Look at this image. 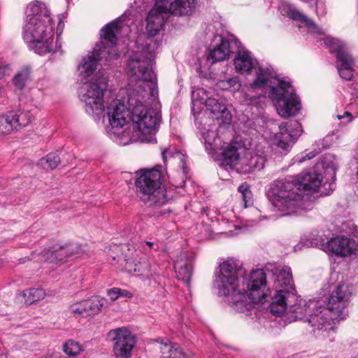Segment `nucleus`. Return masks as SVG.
Wrapping results in <instances>:
<instances>
[{
  "label": "nucleus",
  "mask_w": 358,
  "mask_h": 358,
  "mask_svg": "<svg viewBox=\"0 0 358 358\" xmlns=\"http://www.w3.org/2000/svg\"><path fill=\"white\" fill-rule=\"evenodd\" d=\"M155 59L150 52L142 57L138 52L131 53L127 63L129 85L134 88L128 92L122 90L119 96L127 93L122 99L113 100L107 108V116L110 127L108 134H115L113 129H121L127 123L129 116L134 129L138 130L141 141L148 143L157 142L156 133L161 122V114L157 109L147 108L143 103L148 99L154 100L157 96L156 75L153 70Z\"/></svg>",
  "instance_id": "f257e3e1"
},
{
  "label": "nucleus",
  "mask_w": 358,
  "mask_h": 358,
  "mask_svg": "<svg viewBox=\"0 0 358 358\" xmlns=\"http://www.w3.org/2000/svg\"><path fill=\"white\" fill-rule=\"evenodd\" d=\"M243 274L238 262L229 259L220 264L215 284L220 295H231L230 303L236 311L250 315L255 305L263 302L267 296L264 289L270 282H267L266 274L262 269Z\"/></svg>",
  "instance_id": "f03ea898"
},
{
  "label": "nucleus",
  "mask_w": 358,
  "mask_h": 358,
  "mask_svg": "<svg viewBox=\"0 0 358 358\" xmlns=\"http://www.w3.org/2000/svg\"><path fill=\"white\" fill-rule=\"evenodd\" d=\"M335 180H274L266 194L282 216L301 215L313 209L316 198L336 189Z\"/></svg>",
  "instance_id": "7ed1b4c3"
},
{
  "label": "nucleus",
  "mask_w": 358,
  "mask_h": 358,
  "mask_svg": "<svg viewBox=\"0 0 358 358\" xmlns=\"http://www.w3.org/2000/svg\"><path fill=\"white\" fill-rule=\"evenodd\" d=\"M267 93L283 118L295 116L301 109L300 99L290 82L279 78L270 80L268 69L262 68L259 69L254 81L243 92L242 101L247 106L263 108Z\"/></svg>",
  "instance_id": "20e7f679"
},
{
  "label": "nucleus",
  "mask_w": 358,
  "mask_h": 358,
  "mask_svg": "<svg viewBox=\"0 0 358 358\" xmlns=\"http://www.w3.org/2000/svg\"><path fill=\"white\" fill-rule=\"evenodd\" d=\"M54 34L55 22L46 4L31 2L23 27V38L29 48L40 55L59 51L62 43L58 37L54 43Z\"/></svg>",
  "instance_id": "39448f33"
},
{
  "label": "nucleus",
  "mask_w": 358,
  "mask_h": 358,
  "mask_svg": "<svg viewBox=\"0 0 358 358\" xmlns=\"http://www.w3.org/2000/svg\"><path fill=\"white\" fill-rule=\"evenodd\" d=\"M120 22L112 21L101 29V41L96 43L93 50L83 57L78 66V76L80 82L92 76L97 68L98 62L110 64L112 60L119 57L120 54L116 48L117 35L120 34Z\"/></svg>",
  "instance_id": "423d86ee"
},
{
  "label": "nucleus",
  "mask_w": 358,
  "mask_h": 358,
  "mask_svg": "<svg viewBox=\"0 0 358 358\" xmlns=\"http://www.w3.org/2000/svg\"><path fill=\"white\" fill-rule=\"evenodd\" d=\"M169 4L168 0H155L152 8L147 17L146 30L148 36L145 38L139 36L136 41V50L132 53L142 54V57L148 56L150 52L155 59L156 50L159 47L160 42L155 38L164 29L165 23L169 17Z\"/></svg>",
  "instance_id": "0eeeda50"
},
{
  "label": "nucleus",
  "mask_w": 358,
  "mask_h": 358,
  "mask_svg": "<svg viewBox=\"0 0 358 358\" xmlns=\"http://www.w3.org/2000/svg\"><path fill=\"white\" fill-rule=\"evenodd\" d=\"M271 278L275 294L270 304V310L273 315L280 316L287 308L290 309L297 300L293 287L291 268L284 266L277 268Z\"/></svg>",
  "instance_id": "6e6552de"
},
{
  "label": "nucleus",
  "mask_w": 358,
  "mask_h": 358,
  "mask_svg": "<svg viewBox=\"0 0 358 358\" xmlns=\"http://www.w3.org/2000/svg\"><path fill=\"white\" fill-rule=\"evenodd\" d=\"M108 76L99 70L92 76L90 80H83L78 90V96L85 103L86 113L98 119L104 112L103 97L108 89Z\"/></svg>",
  "instance_id": "1a4fd4ad"
},
{
  "label": "nucleus",
  "mask_w": 358,
  "mask_h": 358,
  "mask_svg": "<svg viewBox=\"0 0 358 358\" xmlns=\"http://www.w3.org/2000/svg\"><path fill=\"white\" fill-rule=\"evenodd\" d=\"M243 150L241 143L232 141L220 156L221 164L225 168L234 169L237 172L244 174L262 169L266 161L264 156L248 151L243 158H240L241 150Z\"/></svg>",
  "instance_id": "9d476101"
},
{
  "label": "nucleus",
  "mask_w": 358,
  "mask_h": 358,
  "mask_svg": "<svg viewBox=\"0 0 358 358\" xmlns=\"http://www.w3.org/2000/svg\"><path fill=\"white\" fill-rule=\"evenodd\" d=\"M289 311L296 314V320H306L317 329H322L331 322L339 320L340 318H331V310L327 306H323V302L319 300H309L304 304L296 306L295 304L289 309Z\"/></svg>",
  "instance_id": "9b49d317"
},
{
  "label": "nucleus",
  "mask_w": 358,
  "mask_h": 358,
  "mask_svg": "<svg viewBox=\"0 0 358 358\" xmlns=\"http://www.w3.org/2000/svg\"><path fill=\"white\" fill-rule=\"evenodd\" d=\"M165 180H135L136 192L141 201L148 207L158 208L169 200V189Z\"/></svg>",
  "instance_id": "f8f14e48"
},
{
  "label": "nucleus",
  "mask_w": 358,
  "mask_h": 358,
  "mask_svg": "<svg viewBox=\"0 0 358 358\" xmlns=\"http://www.w3.org/2000/svg\"><path fill=\"white\" fill-rule=\"evenodd\" d=\"M325 44L330 52H335L336 57V69L340 77L345 80H350L354 76L355 60L346 45L338 38L327 37Z\"/></svg>",
  "instance_id": "ddd939ff"
},
{
  "label": "nucleus",
  "mask_w": 358,
  "mask_h": 358,
  "mask_svg": "<svg viewBox=\"0 0 358 358\" xmlns=\"http://www.w3.org/2000/svg\"><path fill=\"white\" fill-rule=\"evenodd\" d=\"M215 26H208V32L206 33L208 39L211 40V44L208 48V53L207 55L208 61L214 64L217 62L223 61L229 57L231 53L236 52V48H238V44L240 41L237 39L224 38L222 35L214 34L211 28Z\"/></svg>",
  "instance_id": "4468645a"
},
{
  "label": "nucleus",
  "mask_w": 358,
  "mask_h": 358,
  "mask_svg": "<svg viewBox=\"0 0 358 358\" xmlns=\"http://www.w3.org/2000/svg\"><path fill=\"white\" fill-rule=\"evenodd\" d=\"M352 289L348 284L339 283L330 291L327 306L331 310V318L343 320L348 314V305L352 296Z\"/></svg>",
  "instance_id": "2eb2a0df"
},
{
  "label": "nucleus",
  "mask_w": 358,
  "mask_h": 358,
  "mask_svg": "<svg viewBox=\"0 0 358 358\" xmlns=\"http://www.w3.org/2000/svg\"><path fill=\"white\" fill-rule=\"evenodd\" d=\"M337 164L331 155L324 156L315 165L299 175L294 179H336Z\"/></svg>",
  "instance_id": "dca6fc26"
},
{
  "label": "nucleus",
  "mask_w": 358,
  "mask_h": 358,
  "mask_svg": "<svg viewBox=\"0 0 358 358\" xmlns=\"http://www.w3.org/2000/svg\"><path fill=\"white\" fill-rule=\"evenodd\" d=\"M114 341L113 352L117 357L129 358L134 347L135 337L127 328H118L110 331Z\"/></svg>",
  "instance_id": "f3484780"
},
{
  "label": "nucleus",
  "mask_w": 358,
  "mask_h": 358,
  "mask_svg": "<svg viewBox=\"0 0 358 358\" xmlns=\"http://www.w3.org/2000/svg\"><path fill=\"white\" fill-rule=\"evenodd\" d=\"M31 121L29 111H10L0 115V135H7L14 130L27 127Z\"/></svg>",
  "instance_id": "a211bd4d"
},
{
  "label": "nucleus",
  "mask_w": 358,
  "mask_h": 358,
  "mask_svg": "<svg viewBox=\"0 0 358 358\" xmlns=\"http://www.w3.org/2000/svg\"><path fill=\"white\" fill-rule=\"evenodd\" d=\"M280 131L275 136L278 147L288 152L292 143L301 134L302 126L299 121L282 122L279 126Z\"/></svg>",
  "instance_id": "6ab92c4d"
},
{
  "label": "nucleus",
  "mask_w": 358,
  "mask_h": 358,
  "mask_svg": "<svg viewBox=\"0 0 358 358\" xmlns=\"http://www.w3.org/2000/svg\"><path fill=\"white\" fill-rule=\"evenodd\" d=\"M325 245L327 252L340 257L351 255L358 250V241L345 236L332 238Z\"/></svg>",
  "instance_id": "aec40b11"
},
{
  "label": "nucleus",
  "mask_w": 358,
  "mask_h": 358,
  "mask_svg": "<svg viewBox=\"0 0 358 358\" xmlns=\"http://www.w3.org/2000/svg\"><path fill=\"white\" fill-rule=\"evenodd\" d=\"M279 10L282 15H287L289 18L305 23L308 26L310 31L320 36L324 35L323 30L317 27L314 22L306 15L301 13L294 6L286 1H281L278 6Z\"/></svg>",
  "instance_id": "412c9836"
},
{
  "label": "nucleus",
  "mask_w": 358,
  "mask_h": 358,
  "mask_svg": "<svg viewBox=\"0 0 358 358\" xmlns=\"http://www.w3.org/2000/svg\"><path fill=\"white\" fill-rule=\"evenodd\" d=\"M236 55L234 59V64L237 72L243 74L249 73L257 65V59L251 52L241 48V43L236 48Z\"/></svg>",
  "instance_id": "4be33fe9"
},
{
  "label": "nucleus",
  "mask_w": 358,
  "mask_h": 358,
  "mask_svg": "<svg viewBox=\"0 0 358 358\" xmlns=\"http://www.w3.org/2000/svg\"><path fill=\"white\" fill-rule=\"evenodd\" d=\"M139 251L134 250V253L125 254L122 261L125 262L124 269L130 274L135 275H143L149 271L150 264L145 259H138Z\"/></svg>",
  "instance_id": "5701e85b"
},
{
  "label": "nucleus",
  "mask_w": 358,
  "mask_h": 358,
  "mask_svg": "<svg viewBox=\"0 0 358 358\" xmlns=\"http://www.w3.org/2000/svg\"><path fill=\"white\" fill-rule=\"evenodd\" d=\"M166 170L162 165H156L152 168H145L134 172H122L120 177L122 179H164Z\"/></svg>",
  "instance_id": "b1692460"
},
{
  "label": "nucleus",
  "mask_w": 358,
  "mask_h": 358,
  "mask_svg": "<svg viewBox=\"0 0 358 358\" xmlns=\"http://www.w3.org/2000/svg\"><path fill=\"white\" fill-rule=\"evenodd\" d=\"M174 268L179 280L189 285L192 271V259L187 253H180L174 263Z\"/></svg>",
  "instance_id": "393cba45"
},
{
  "label": "nucleus",
  "mask_w": 358,
  "mask_h": 358,
  "mask_svg": "<svg viewBox=\"0 0 358 358\" xmlns=\"http://www.w3.org/2000/svg\"><path fill=\"white\" fill-rule=\"evenodd\" d=\"M155 348L160 350L162 357H187L178 344L171 343L167 338H159L155 341Z\"/></svg>",
  "instance_id": "a878e982"
},
{
  "label": "nucleus",
  "mask_w": 358,
  "mask_h": 358,
  "mask_svg": "<svg viewBox=\"0 0 358 358\" xmlns=\"http://www.w3.org/2000/svg\"><path fill=\"white\" fill-rule=\"evenodd\" d=\"M196 3L197 0H174L169 4V17L191 15L196 8Z\"/></svg>",
  "instance_id": "bb28decb"
},
{
  "label": "nucleus",
  "mask_w": 358,
  "mask_h": 358,
  "mask_svg": "<svg viewBox=\"0 0 358 358\" xmlns=\"http://www.w3.org/2000/svg\"><path fill=\"white\" fill-rule=\"evenodd\" d=\"M198 128L200 131L201 139L203 140L206 150H215L217 146L216 143L218 134L217 132V127L215 125H208V127L199 124Z\"/></svg>",
  "instance_id": "cd10ccee"
},
{
  "label": "nucleus",
  "mask_w": 358,
  "mask_h": 358,
  "mask_svg": "<svg viewBox=\"0 0 358 358\" xmlns=\"http://www.w3.org/2000/svg\"><path fill=\"white\" fill-rule=\"evenodd\" d=\"M205 105L217 119L226 117L225 114H228L227 106L222 101H220L215 98L209 97L205 101Z\"/></svg>",
  "instance_id": "c85d7f7f"
},
{
  "label": "nucleus",
  "mask_w": 358,
  "mask_h": 358,
  "mask_svg": "<svg viewBox=\"0 0 358 358\" xmlns=\"http://www.w3.org/2000/svg\"><path fill=\"white\" fill-rule=\"evenodd\" d=\"M80 246L77 244H72L66 247H62L58 251H48V259L51 262L54 259L62 260L64 257L71 256L73 255H78L80 253Z\"/></svg>",
  "instance_id": "c756f323"
},
{
  "label": "nucleus",
  "mask_w": 358,
  "mask_h": 358,
  "mask_svg": "<svg viewBox=\"0 0 358 358\" xmlns=\"http://www.w3.org/2000/svg\"><path fill=\"white\" fill-rule=\"evenodd\" d=\"M61 163V158L56 152H50L41 158L38 166L45 171H51L56 169Z\"/></svg>",
  "instance_id": "7c9ffc66"
},
{
  "label": "nucleus",
  "mask_w": 358,
  "mask_h": 358,
  "mask_svg": "<svg viewBox=\"0 0 358 358\" xmlns=\"http://www.w3.org/2000/svg\"><path fill=\"white\" fill-rule=\"evenodd\" d=\"M162 157L164 162H166L168 157L179 160L182 172L185 174L186 179H187V168L186 166L185 156L182 154L180 150L175 148L165 149L162 152Z\"/></svg>",
  "instance_id": "2f4dec72"
},
{
  "label": "nucleus",
  "mask_w": 358,
  "mask_h": 358,
  "mask_svg": "<svg viewBox=\"0 0 358 358\" xmlns=\"http://www.w3.org/2000/svg\"><path fill=\"white\" fill-rule=\"evenodd\" d=\"M216 86L221 90H228L236 92L241 90L242 85L240 78L238 76H234L220 80L217 83Z\"/></svg>",
  "instance_id": "473e14b6"
},
{
  "label": "nucleus",
  "mask_w": 358,
  "mask_h": 358,
  "mask_svg": "<svg viewBox=\"0 0 358 358\" xmlns=\"http://www.w3.org/2000/svg\"><path fill=\"white\" fill-rule=\"evenodd\" d=\"M22 296L26 299V303L31 304L43 299L45 296V292L41 288H31L24 290L22 292Z\"/></svg>",
  "instance_id": "72a5a7b5"
},
{
  "label": "nucleus",
  "mask_w": 358,
  "mask_h": 358,
  "mask_svg": "<svg viewBox=\"0 0 358 358\" xmlns=\"http://www.w3.org/2000/svg\"><path fill=\"white\" fill-rule=\"evenodd\" d=\"M29 78V71L27 69L19 71L13 78L14 85L19 90H22Z\"/></svg>",
  "instance_id": "f704fd0d"
},
{
  "label": "nucleus",
  "mask_w": 358,
  "mask_h": 358,
  "mask_svg": "<svg viewBox=\"0 0 358 358\" xmlns=\"http://www.w3.org/2000/svg\"><path fill=\"white\" fill-rule=\"evenodd\" d=\"M324 140H319L315 142L313 145L315 148L312 151L307 153L305 156L302 157L299 159V163H302L306 160H309L314 158L316 155H317L320 152H322L323 149H325L327 146L324 144Z\"/></svg>",
  "instance_id": "c9c22d12"
},
{
  "label": "nucleus",
  "mask_w": 358,
  "mask_h": 358,
  "mask_svg": "<svg viewBox=\"0 0 358 358\" xmlns=\"http://www.w3.org/2000/svg\"><path fill=\"white\" fill-rule=\"evenodd\" d=\"M238 192L241 194L245 206L250 205L252 201V194L250 190V187L246 182L241 185L238 188Z\"/></svg>",
  "instance_id": "e433bc0d"
},
{
  "label": "nucleus",
  "mask_w": 358,
  "mask_h": 358,
  "mask_svg": "<svg viewBox=\"0 0 358 358\" xmlns=\"http://www.w3.org/2000/svg\"><path fill=\"white\" fill-rule=\"evenodd\" d=\"M238 192L241 194L245 206L250 205L252 201V194L250 190V187L246 182L241 185L238 188Z\"/></svg>",
  "instance_id": "4c0bfd02"
},
{
  "label": "nucleus",
  "mask_w": 358,
  "mask_h": 358,
  "mask_svg": "<svg viewBox=\"0 0 358 358\" xmlns=\"http://www.w3.org/2000/svg\"><path fill=\"white\" fill-rule=\"evenodd\" d=\"M88 301L90 310L92 315L98 314L104 305V299L100 297H94Z\"/></svg>",
  "instance_id": "58836bf2"
},
{
  "label": "nucleus",
  "mask_w": 358,
  "mask_h": 358,
  "mask_svg": "<svg viewBox=\"0 0 358 358\" xmlns=\"http://www.w3.org/2000/svg\"><path fill=\"white\" fill-rule=\"evenodd\" d=\"M64 352L69 356H76L81 351L80 345L73 341H69L64 345Z\"/></svg>",
  "instance_id": "ea45409f"
},
{
  "label": "nucleus",
  "mask_w": 358,
  "mask_h": 358,
  "mask_svg": "<svg viewBox=\"0 0 358 358\" xmlns=\"http://www.w3.org/2000/svg\"><path fill=\"white\" fill-rule=\"evenodd\" d=\"M69 310L75 317H85L83 301L73 303L69 306Z\"/></svg>",
  "instance_id": "a19ab883"
},
{
  "label": "nucleus",
  "mask_w": 358,
  "mask_h": 358,
  "mask_svg": "<svg viewBox=\"0 0 358 358\" xmlns=\"http://www.w3.org/2000/svg\"><path fill=\"white\" fill-rule=\"evenodd\" d=\"M329 239L323 235H317L315 238L312 237V241L310 243L311 245H315L322 248L324 251L327 252L326 244L328 243Z\"/></svg>",
  "instance_id": "79ce46f5"
},
{
  "label": "nucleus",
  "mask_w": 358,
  "mask_h": 358,
  "mask_svg": "<svg viewBox=\"0 0 358 358\" xmlns=\"http://www.w3.org/2000/svg\"><path fill=\"white\" fill-rule=\"evenodd\" d=\"M341 230L347 234L357 236L358 234L357 227L351 222L343 223Z\"/></svg>",
  "instance_id": "37998d69"
},
{
  "label": "nucleus",
  "mask_w": 358,
  "mask_h": 358,
  "mask_svg": "<svg viewBox=\"0 0 358 358\" xmlns=\"http://www.w3.org/2000/svg\"><path fill=\"white\" fill-rule=\"evenodd\" d=\"M121 252V249L119 245H110L108 251V256L112 259L113 262H119L122 259L118 255H114V253H119Z\"/></svg>",
  "instance_id": "c03bdc74"
},
{
  "label": "nucleus",
  "mask_w": 358,
  "mask_h": 358,
  "mask_svg": "<svg viewBox=\"0 0 358 358\" xmlns=\"http://www.w3.org/2000/svg\"><path fill=\"white\" fill-rule=\"evenodd\" d=\"M145 245H143V248L145 249V246H147L149 250H155L157 251L159 249V244L158 241H147L144 242Z\"/></svg>",
  "instance_id": "a18cd8bd"
},
{
  "label": "nucleus",
  "mask_w": 358,
  "mask_h": 358,
  "mask_svg": "<svg viewBox=\"0 0 358 358\" xmlns=\"http://www.w3.org/2000/svg\"><path fill=\"white\" fill-rule=\"evenodd\" d=\"M107 294L112 301H115L120 297V288L114 287L108 289Z\"/></svg>",
  "instance_id": "49530a36"
},
{
  "label": "nucleus",
  "mask_w": 358,
  "mask_h": 358,
  "mask_svg": "<svg viewBox=\"0 0 358 358\" xmlns=\"http://www.w3.org/2000/svg\"><path fill=\"white\" fill-rule=\"evenodd\" d=\"M83 306H84V308H85V317H87V316H90V315H92V314H91V311L90 310V305L88 303V301L87 300H83Z\"/></svg>",
  "instance_id": "de8ad7c7"
},
{
  "label": "nucleus",
  "mask_w": 358,
  "mask_h": 358,
  "mask_svg": "<svg viewBox=\"0 0 358 358\" xmlns=\"http://www.w3.org/2000/svg\"><path fill=\"white\" fill-rule=\"evenodd\" d=\"M132 294L127 290L120 289V296L131 297Z\"/></svg>",
  "instance_id": "09e8293b"
},
{
  "label": "nucleus",
  "mask_w": 358,
  "mask_h": 358,
  "mask_svg": "<svg viewBox=\"0 0 358 358\" xmlns=\"http://www.w3.org/2000/svg\"><path fill=\"white\" fill-rule=\"evenodd\" d=\"M7 69V66L0 64V79L4 76Z\"/></svg>",
  "instance_id": "8fccbe9b"
},
{
  "label": "nucleus",
  "mask_w": 358,
  "mask_h": 358,
  "mask_svg": "<svg viewBox=\"0 0 358 358\" xmlns=\"http://www.w3.org/2000/svg\"><path fill=\"white\" fill-rule=\"evenodd\" d=\"M303 246H304V244L302 242H300L299 244L294 246V250L296 252L300 250Z\"/></svg>",
  "instance_id": "3c124183"
},
{
  "label": "nucleus",
  "mask_w": 358,
  "mask_h": 358,
  "mask_svg": "<svg viewBox=\"0 0 358 358\" xmlns=\"http://www.w3.org/2000/svg\"><path fill=\"white\" fill-rule=\"evenodd\" d=\"M227 236H235V235H237L238 233L237 232H234L232 230H229V231L227 232H224V233Z\"/></svg>",
  "instance_id": "603ef678"
},
{
  "label": "nucleus",
  "mask_w": 358,
  "mask_h": 358,
  "mask_svg": "<svg viewBox=\"0 0 358 358\" xmlns=\"http://www.w3.org/2000/svg\"><path fill=\"white\" fill-rule=\"evenodd\" d=\"M178 182L177 184L178 186H183L185 185V180H177Z\"/></svg>",
  "instance_id": "864d4df0"
},
{
  "label": "nucleus",
  "mask_w": 358,
  "mask_h": 358,
  "mask_svg": "<svg viewBox=\"0 0 358 358\" xmlns=\"http://www.w3.org/2000/svg\"><path fill=\"white\" fill-rule=\"evenodd\" d=\"M351 115H352V114L350 112H348V111L345 112V116L350 117Z\"/></svg>",
  "instance_id": "5fc2aeb1"
},
{
  "label": "nucleus",
  "mask_w": 358,
  "mask_h": 358,
  "mask_svg": "<svg viewBox=\"0 0 358 358\" xmlns=\"http://www.w3.org/2000/svg\"><path fill=\"white\" fill-rule=\"evenodd\" d=\"M233 227H234V229L235 231H238V230H241V227L236 226V225H233Z\"/></svg>",
  "instance_id": "6e6d98bb"
},
{
  "label": "nucleus",
  "mask_w": 358,
  "mask_h": 358,
  "mask_svg": "<svg viewBox=\"0 0 358 358\" xmlns=\"http://www.w3.org/2000/svg\"><path fill=\"white\" fill-rule=\"evenodd\" d=\"M343 117H344L343 115H338V119H339V120H341V119H342Z\"/></svg>",
  "instance_id": "4d7b16f0"
},
{
  "label": "nucleus",
  "mask_w": 358,
  "mask_h": 358,
  "mask_svg": "<svg viewBox=\"0 0 358 358\" xmlns=\"http://www.w3.org/2000/svg\"><path fill=\"white\" fill-rule=\"evenodd\" d=\"M268 291H269V292L271 293L270 287H268Z\"/></svg>",
  "instance_id": "13d9d810"
},
{
  "label": "nucleus",
  "mask_w": 358,
  "mask_h": 358,
  "mask_svg": "<svg viewBox=\"0 0 358 358\" xmlns=\"http://www.w3.org/2000/svg\"><path fill=\"white\" fill-rule=\"evenodd\" d=\"M356 358H358V357H356Z\"/></svg>",
  "instance_id": "bf43d9fd"
}]
</instances>
